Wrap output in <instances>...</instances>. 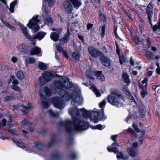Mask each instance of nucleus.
<instances>
[{"label":"nucleus","instance_id":"4be33fe9","mask_svg":"<svg viewBox=\"0 0 160 160\" xmlns=\"http://www.w3.org/2000/svg\"><path fill=\"white\" fill-rule=\"evenodd\" d=\"M50 38L52 40L57 42L59 38V35L55 32H52L50 34Z\"/></svg>","mask_w":160,"mask_h":160},{"label":"nucleus","instance_id":"a878e982","mask_svg":"<svg viewBox=\"0 0 160 160\" xmlns=\"http://www.w3.org/2000/svg\"><path fill=\"white\" fill-rule=\"evenodd\" d=\"M75 8L76 9L78 8L81 5V3L78 0H70Z\"/></svg>","mask_w":160,"mask_h":160},{"label":"nucleus","instance_id":"dca6fc26","mask_svg":"<svg viewBox=\"0 0 160 160\" xmlns=\"http://www.w3.org/2000/svg\"><path fill=\"white\" fill-rule=\"evenodd\" d=\"M30 54L31 55H36L38 56H41L42 53L41 52L40 48L38 47H33L31 50Z\"/></svg>","mask_w":160,"mask_h":160},{"label":"nucleus","instance_id":"e2e57ef3","mask_svg":"<svg viewBox=\"0 0 160 160\" xmlns=\"http://www.w3.org/2000/svg\"><path fill=\"white\" fill-rule=\"evenodd\" d=\"M128 157L127 156H125V157H124L122 153L121 152V159H125V160H128Z\"/></svg>","mask_w":160,"mask_h":160},{"label":"nucleus","instance_id":"20e7f679","mask_svg":"<svg viewBox=\"0 0 160 160\" xmlns=\"http://www.w3.org/2000/svg\"><path fill=\"white\" fill-rule=\"evenodd\" d=\"M108 100L112 105L118 107L120 104V92L119 90H115L111 92V94L108 96Z\"/></svg>","mask_w":160,"mask_h":160},{"label":"nucleus","instance_id":"603ef678","mask_svg":"<svg viewBox=\"0 0 160 160\" xmlns=\"http://www.w3.org/2000/svg\"><path fill=\"white\" fill-rule=\"evenodd\" d=\"M132 127L136 132H140V131L138 128L137 125L134 124L132 125Z\"/></svg>","mask_w":160,"mask_h":160},{"label":"nucleus","instance_id":"423d86ee","mask_svg":"<svg viewBox=\"0 0 160 160\" xmlns=\"http://www.w3.org/2000/svg\"><path fill=\"white\" fill-rule=\"evenodd\" d=\"M38 16H36L32 17L31 20H30L29 23L27 25L32 30L33 33H35L39 30V27L38 24L40 21L38 19Z\"/></svg>","mask_w":160,"mask_h":160},{"label":"nucleus","instance_id":"b1692460","mask_svg":"<svg viewBox=\"0 0 160 160\" xmlns=\"http://www.w3.org/2000/svg\"><path fill=\"white\" fill-rule=\"evenodd\" d=\"M145 56L149 60L153 59V55L152 52L150 51L146 50Z\"/></svg>","mask_w":160,"mask_h":160},{"label":"nucleus","instance_id":"ddd939ff","mask_svg":"<svg viewBox=\"0 0 160 160\" xmlns=\"http://www.w3.org/2000/svg\"><path fill=\"white\" fill-rule=\"evenodd\" d=\"M69 25L68 24V29L67 33L66 35L63 37V38L59 40V42L60 44L62 45L64 44L68 41L69 40V37L70 36V32L69 28Z\"/></svg>","mask_w":160,"mask_h":160},{"label":"nucleus","instance_id":"69168bd1","mask_svg":"<svg viewBox=\"0 0 160 160\" xmlns=\"http://www.w3.org/2000/svg\"><path fill=\"white\" fill-rule=\"evenodd\" d=\"M131 115H129L128 117H127L126 119V122L128 123H129V121L131 120Z\"/></svg>","mask_w":160,"mask_h":160},{"label":"nucleus","instance_id":"c9c22d12","mask_svg":"<svg viewBox=\"0 0 160 160\" xmlns=\"http://www.w3.org/2000/svg\"><path fill=\"white\" fill-rule=\"evenodd\" d=\"M39 95L41 97V101L42 103L43 104V107L44 108H47L49 106V104L46 101H43L42 99H43V97L42 95L40 93L39 94Z\"/></svg>","mask_w":160,"mask_h":160},{"label":"nucleus","instance_id":"de8ad7c7","mask_svg":"<svg viewBox=\"0 0 160 160\" xmlns=\"http://www.w3.org/2000/svg\"><path fill=\"white\" fill-rule=\"evenodd\" d=\"M106 104V102L105 99L103 100L100 103L99 106L102 109L105 106Z\"/></svg>","mask_w":160,"mask_h":160},{"label":"nucleus","instance_id":"f257e3e1","mask_svg":"<svg viewBox=\"0 0 160 160\" xmlns=\"http://www.w3.org/2000/svg\"><path fill=\"white\" fill-rule=\"evenodd\" d=\"M69 112L74 119V122H72L70 120L62 121L60 122L59 125L65 128L67 131L69 133L74 131H81L88 128L89 124L88 122L77 119L81 113L84 117L90 118L94 123L97 122L98 119L99 112L97 111H88L84 108L79 110L74 107L70 108Z\"/></svg>","mask_w":160,"mask_h":160},{"label":"nucleus","instance_id":"0eeeda50","mask_svg":"<svg viewBox=\"0 0 160 160\" xmlns=\"http://www.w3.org/2000/svg\"><path fill=\"white\" fill-rule=\"evenodd\" d=\"M122 79L123 82L126 83L127 86L123 88V90L126 92V95L130 96L131 93L128 89V86H129L131 83V81L129 79V75L126 72L124 73L122 76Z\"/></svg>","mask_w":160,"mask_h":160},{"label":"nucleus","instance_id":"f8f14e48","mask_svg":"<svg viewBox=\"0 0 160 160\" xmlns=\"http://www.w3.org/2000/svg\"><path fill=\"white\" fill-rule=\"evenodd\" d=\"M21 107H23L24 108L25 110L23 109H21L22 112L24 114H26L27 113L26 112V110L30 109L32 108V106L30 104H28L27 106L25 107L23 105L18 104L17 105H13V108L15 109L18 110L21 108Z\"/></svg>","mask_w":160,"mask_h":160},{"label":"nucleus","instance_id":"f704fd0d","mask_svg":"<svg viewBox=\"0 0 160 160\" xmlns=\"http://www.w3.org/2000/svg\"><path fill=\"white\" fill-rule=\"evenodd\" d=\"M72 56L74 59L78 60L80 58V54L78 52H75L72 53Z\"/></svg>","mask_w":160,"mask_h":160},{"label":"nucleus","instance_id":"052dcab7","mask_svg":"<svg viewBox=\"0 0 160 160\" xmlns=\"http://www.w3.org/2000/svg\"><path fill=\"white\" fill-rule=\"evenodd\" d=\"M22 124L23 125H27L29 123L27 119H25L22 121Z\"/></svg>","mask_w":160,"mask_h":160},{"label":"nucleus","instance_id":"473e14b6","mask_svg":"<svg viewBox=\"0 0 160 160\" xmlns=\"http://www.w3.org/2000/svg\"><path fill=\"white\" fill-rule=\"evenodd\" d=\"M44 22L46 24H48L49 23H51L52 22V20L51 17L49 15H47L45 16V18Z\"/></svg>","mask_w":160,"mask_h":160},{"label":"nucleus","instance_id":"f03ea898","mask_svg":"<svg viewBox=\"0 0 160 160\" xmlns=\"http://www.w3.org/2000/svg\"><path fill=\"white\" fill-rule=\"evenodd\" d=\"M62 100L59 101V103H58V98H55L52 100V103L55 107L59 109H62L65 105L64 103V101H68L71 98H72V101L81 105L82 103V99L79 96L78 93L71 89L67 88L66 92L65 91L62 90Z\"/></svg>","mask_w":160,"mask_h":160},{"label":"nucleus","instance_id":"58836bf2","mask_svg":"<svg viewBox=\"0 0 160 160\" xmlns=\"http://www.w3.org/2000/svg\"><path fill=\"white\" fill-rule=\"evenodd\" d=\"M55 48L58 52H61L63 50V48L61 45L57 43L55 44Z\"/></svg>","mask_w":160,"mask_h":160},{"label":"nucleus","instance_id":"c85d7f7f","mask_svg":"<svg viewBox=\"0 0 160 160\" xmlns=\"http://www.w3.org/2000/svg\"><path fill=\"white\" fill-rule=\"evenodd\" d=\"M90 88L94 92L97 97L101 96L100 92L97 89L96 87L94 86H92Z\"/></svg>","mask_w":160,"mask_h":160},{"label":"nucleus","instance_id":"aec40b11","mask_svg":"<svg viewBox=\"0 0 160 160\" xmlns=\"http://www.w3.org/2000/svg\"><path fill=\"white\" fill-rule=\"evenodd\" d=\"M148 80V78H145L142 81L141 83H139V86L140 88H147Z\"/></svg>","mask_w":160,"mask_h":160},{"label":"nucleus","instance_id":"4468645a","mask_svg":"<svg viewBox=\"0 0 160 160\" xmlns=\"http://www.w3.org/2000/svg\"><path fill=\"white\" fill-rule=\"evenodd\" d=\"M20 26L24 36L26 38L29 39L30 41H32V36L30 35L28 33L27 28L22 24H20Z\"/></svg>","mask_w":160,"mask_h":160},{"label":"nucleus","instance_id":"5fc2aeb1","mask_svg":"<svg viewBox=\"0 0 160 160\" xmlns=\"http://www.w3.org/2000/svg\"><path fill=\"white\" fill-rule=\"evenodd\" d=\"M105 27L104 25L103 26H102V27L101 33H102V37H103L105 35Z\"/></svg>","mask_w":160,"mask_h":160},{"label":"nucleus","instance_id":"9d476101","mask_svg":"<svg viewBox=\"0 0 160 160\" xmlns=\"http://www.w3.org/2000/svg\"><path fill=\"white\" fill-rule=\"evenodd\" d=\"M146 13L148 15L149 22L151 25L152 26V23L151 18L153 14L152 6L151 4L149 3L147 7Z\"/></svg>","mask_w":160,"mask_h":160},{"label":"nucleus","instance_id":"864d4df0","mask_svg":"<svg viewBox=\"0 0 160 160\" xmlns=\"http://www.w3.org/2000/svg\"><path fill=\"white\" fill-rule=\"evenodd\" d=\"M62 53L63 55L64 56V57H65L67 58H68L69 57V56L68 55V53L67 52L66 50H64L62 51Z\"/></svg>","mask_w":160,"mask_h":160},{"label":"nucleus","instance_id":"cd10ccee","mask_svg":"<svg viewBox=\"0 0 160 160\" xmlns=\"http://www.w3.org/2000/svg\"><path fill=\"white\" fill-rule=\"evenodd\" d=\"M17 0H15L11 2L10 5L9 10L11 12L13 13L14 11V8L15 5L17 4Z\"/></svg>","mask_w":160,"mask_h":160},{"label":"nucleus","instance_id":"c756f323","mask_svg":"<svg viewBox=\"0 0 160 160\" xmlns=\"http://www.w3.org/2000/svg\"><path fill=\"white\" fill-rule=\"evenodd\" d=\"M38 66L39 69L42 70H45L47 68V66L42 62H39Z\"/></svg>","mask_w":160,"mask_h":160},{"label":"nucleus","instance_id":"393cba45","mask_svg":"<svg viewBox=\"0 0 160 160\" xmlns=\"http://www.w3.org/2000/svg\"><path fill=\"white\" fill-rule=\"evenodd\" d=\"M48 115L52 117H57L58 115V113L53 112L52 109H49L47 112Z\"/></svg>","mask_w":160,"mask_h":160},{"label":"nucleus","instance_id":"f3484780","mask_svg":"<svg viewBox=\"0 0 160 160\" xmlns=\"http://www.w3.org/2000/svg\"><path fill=\"white\" fill-rule=\"evenodd\" d=\"M46 34V33L45 32H39L37 33L36 35L32 36V41H33V40L36 39L40 40L43 38Z\"/></svg>","mask_w":160,"mask_h":160},{"label":"nucleus","instance_id":"6ab92c4d","mask_svg":"<svg viewBox=\"0 0 160 160\" xmlns=\"http://www.w3.org/2000/svg\"><path fill=\"white\" fill-rule=\"evenodd\" d=\"M52 74L50 72H44L42 74V77L43 78L46 82L50 81L52 76Z\"/></svg>","mask_w":160,"mask_h":160},{"label":"nucleus","instance_id":"4c0bfd02","mask_svg":"<svg viewBox=\"0 0 160 160\" xmlns=\"http://www.w3.org/2000/svg\"><path fill=\"white\" fill-rule=\"evenodd\" d=\"M44 91L46 94L48 96H50L51 95V91L49 89V88H48L47 87H44Z\"/></svg>","mask_w":160,"mask_h":160},{"label":"nucleus","instance_id":"680f3d73","mask_svg":"<svg viewBox=\"0 0 160 160\" xmlns=\"http://www.w3.org/2000/svg\"><path fill=\"white\" fill-rule=\"evenodd\" d=\"M52 30L54 31L58 32L59 33H60L62 31V28H58L57 29L52 28Z\"/></svg>","mask_w":160,"mask_h":160},{"label":"nucleus","instance_id":"6e6d98bb","mask_svg":"<svg viewBox=\"0 0 160 160\" xmlns=\"http://www.w3.org/2000/svg\"><path fill=\"white\" fill-rule=\"evenodd\" d=\"M117 27L115 26L114 27V34L115 35V36L116 38H118L119 39L120 38L119 37V36L117 34V33L116 31H117Z\"/></svg>","mask_w":160,"mask_h":160},{"label":"nucleus","instance_id":"4d7b16f0","mask_svg":"<svg viewBox=\"0 0 160 160\" xmlns=\"http://www.w3.org/2000/svg\"><path fill=\"white\" fill-rule=\"evenodd\" d=\"M11 87L12 89L16 91H18L19 90L18 87L16 85H12L11 86Z\"/></svg>","mask_w":160,"mask_h":160},{"label":"nucleus","instance_id":"8fccbe9b","mask_svg":"<svg viewBox=\"0 0 160 160\" xmlns=\"http://www.w3.org/2000/svg\"><path fill=\"white\" fill-rule=\"evenodd\" d=\"M44 1L46 2H48V4L50 7H52L54 3V0H44Z\"/></svg>","mask_w":160,"mask_h":160},{"label":"nucleus","instance_id":"2f4dec72","mask_svg":"<svg viewBox=\"0 0 160 160\" xmlns=\"http://www.w3.org/2000/svg\"><path fill=\"white\" fill-rule=\"evenodd\" d=\"M142 90L140 93L143 98H144L146 95L148 94L147 88H140Z\"/></svg>","mask_w":160,"mask_h":160},{"label":"nucleus","instance_id":"7c9ffc66","mask_svg":"<svg viewBox=\"0 0 160 160\" xmlns=\"http://www.w3.org/2000/svg\"><path fill=\"white\" fill-rule=\"evenodd\" d=\"M160 29V17L159 18V20L157 24L155 25L152 27V29L154 31H156Z\"/></svg>","mask_w":160,"mask_h":160},{"label":"nucleus","instance_id":"c03bdc74","mask_svg":"<svg viewBox=\"0 0 160 160\" xmlns=\"http://www.w3.org/2000/svg\"><path fill=\"white\" fill-rule=\"evenodd\" d=\"M39 82L40 84L42 86L45 85V82H46L42 76L39 77Z\"/></svg>","mask_w":160,"mask_h":160},{"label":"nucleus","instance_id":"3c124183","mask_svg":"<svg viewBox=\"0 0 160 160\" xmlns=\"http://www.w3.org/2000/svg\"><path fill=\"white\" fill-rule=\"evenodd\" d=\"M34 144L36 147L39 149H41L42 147V144L40 142H36Z\"/></svg>","mask_w":160,"mask_h":160},{"label":"nucleus","instance_id":"bf43d9fd","mask_svg":"<svg viewBox=\"0 0 160 160\" xmlns=\"http://www.w3.org/2000/svg\"><path fill=\"white\" fill-rule=\"evenodd\" d=\"M100 19L103 21H105L106 18L105 16L102 13H101L99 15Z\"/></svg>","mask_w":160,"mask_h":160},{"label":"nucleus","instance_id":"e433bc0d","mask_svg":"<svg viewBox=\"0 0 160 160\" xmlns=\"http://www.w3.org/2000/svg\"><path fill=\"white\" fill-rule=\"evenodd\" d=\"M17 76L20 79H22L24 77L23 72L21 71H18L17 73Z\"/></svg>","mask_w":160,"mask_h":160},{"label":"nucleus","instance_id":"79ce46f5","mask_svg":"<svg viewBox=\"0 0 160 160\" xmlns=\"http://www.w3.org/2000/svg\"><path fill=\"white\" fill-rule=\"evenodd\" d=\"M127 58L123 54L121 53V64L125 62L127 60Z\"/></svg>","mask_w":160,"mask_h":160},{"label":"nucleus","instance_id":"338daca9","mask_svg":"<svg viewBox=\"0 0 160 160\" xmlns=\"http://www.w3.org/2000/svg\"><path fill=\"white\" fill-rule=\"evenodd\" d=\"M6 120L5 119H2V124L3 126H5L6 125Z\"/></svg>","mask_w":160,"mask_h":160},{"label":"nucleus","instance_id":"39448f33","mask_svg":"<svg viewBox=\"0 0 160 160\" xmlns=\"http://www.w3.org/2000/svg\"><path fill=\"white\" fill-rule=\"evenodd\" d=\"M118 135H114L112 136L111 138L114 142L112 145V147L111 148L110 146H108L107 147V149L108 151L109 152H113L114 153H117V158L119 160L120 158V153L118 152L119 150L118 148L116 147H119V145L117 143V141L116 140L117 138Z\"/></svg>","mask_w":160,"mask_h":160},{"label":"nucleus","instance_id":"7ed1b4c3","mask_svg":"<svg viewBox=\"0 0 160 160\" xmlns=\"http://www.w3.org/2000/svg\"><path fill=\"white\" fill-rule=\"evenodd\" d=\"M68 82H67L63 79H61L59 81H55L54 82V84L55 87L58 89H59L58 91L59 94L60 95V97H57L58 99V103H59V101L62 100V94L61 91L64 90L66 92L67 88L70 89L71 88L70 86H68ZM56 98L55 97L53 98L52 100H52L54 98Z\"/></svg>","mask_w":160,"mask_h":160},{"label":"nucleus","instance_id":"72a5a7b5","mask_svg":"<svg viewBox=\"0 0 160 160\" xmlns=\"http://www.w3.org/2000/svg\"><path fill=\"white\" fill-rule=\"evenodd\" d=\"M86 75L90 79L94 80V78L92 75V72L90 70H88L86 72Z\"/></svg>","mask_w":160,"mask_h":160},{"label":"nucleus","instance_id":"412c9836","mask_svg":"<svg viewBox=\"0 0 160 160\" xmlns=\"http://www.w3.org/2000/svg\"><path fill=\"white\" fill-rule=\"evenodd\" d=\"M95 74L97 78L100 81H103L105 80V78L102 71H97Z\"/></svg>","mask_w":160,"mask_h":160},{"label":"nucleus","instance_id":"13d9d810","mask_svg":"<svg viewBox=\"0 0 160 160\" xmlns=\"http://www.w3.org/2000/svg\"><path fill=\"white\" fill-rule=\"evenodd\" d=\"M8 132L11 133L13 135H17V132L13 129H10L8 130Z\"/></svg>","mask_w":160,"mask_h":160},{"label":"nucleus","instance_id":"ea45409f","mask_svg":"<svg viewBox=\"0 0 160 160\" xmlns=\"http://www.w3.org/2000/svg\"><path fill=\"white\" fill-rule=\"evenodd\" d=\"M26 62L28 63L32 64L35 62L34 58H27L26 59Z\"/></svg>","mask_w":160,"mask_h":160},{"label":"nucleus","instance_id":"a211bd4d","mask_svg":"<svg viewBox=\"0 0 160 160\" xmlns=\"http://www.w3.org/2000/svg\"><path fill=\"white\" fill-rule=\"evenodd\" d=\"M17 48L19 51L23 53H25L28 50V47L26 44H21L20 45L18 46Z\"/></svg>","mask_w":160,"mask_h":160},{"label":"nucleus","instance_id":"6e6552de","mask_svg":"<svg viewBox=\"0 0 160 160\" xmlns=\"http://www.w3.org/2000/svg\"><path fill=\"white\" fill-rule=\"evenodd\" d=\"M88 51L90 54L93 58L97 57L98 55L101 56L102 54V52L91 46L88 47Z\"/></svg>","mask_w":160,"mask_h":160},{"label":"nucleus","instance_id":"1a4fd4ad","mask_svg":"<svg viewBox=\"0 0 160 160\" xmlns=\"http://www.w3.org/2000/svg\"><path fill=\"white\" fill-rule=\"evenodd\" d=\"M133 147L128 148V151L129 154L133 157H136L137 155V147L138 146V143L134 142L133 144Z\"/></svg>","mask_w":160,"mask_h":160},{"label":"nucleus","instance_id":"a19ab883","mask_svg":"<svg viewBox=\"0 0 160 160\" xmlns=\"http://www.w3.org/2000/svg\"><path fill=\"white\" fill-rule=\"evenodd\" d=\"M104 127H103L101 124H98V125L92 126V128L93 129H98L100 130H101L104 128Z\"/></svg>","mask_w":160,"mask_h":160},{"label":"nucleus","instance_id":"49530a36","mask_svg":"<svg viewBox=\"0 0 160 160\" xmlns=\"http://www.w3.org/2000/svg\"><path fill=\"white\" fill-rule=\"evenodd\" d=\"M14 98V97L12 96H8L5 97V101H9Z\"/></svg>","mask_w":160,"mask_h":160},{"label":"nucleus","instance_id":"0e129e2a","mask_svg":"<svg viewBox=\"0 0 160 160\" xmlns=\"http://www.w3.org/2000/svg\"><path fill=\"white\" fill-rule=\"evenodd\" d=\"M11 61L15 63L17 61V58L15 57H13L11 59Z\"/></svg>","mask_w":160,"mask_h":160},{"label":"nucleus","instance_id":"09e8293b","mask_svg":"<svg viewBox=\"0 0 160 160\" xmlns=\"http://www.w3.org/2000/svg\"><path fill=\"white\" fill-rule=\"evenodd\" d=\"M115 43L116 48H117V49H116L117 53V54H118V55L119 56V61H120V52H119V46L118 45V43L116 41H115Z\"/></svg>","mask_w":160,"mask_h":160},{"label":"nucleus","instance_id":"37998d69","mask_svg":"<svg viewBox=\"0 0 160 160\" xmlns=\"http://www.w3.org/2000/svg\"><path fill=\"white\" fill-rule=\"evenodd\" d=\"M139 112L142 117H144L146 113L143 109L141 107H139Z\"/></svg>","mask_w":160,"mask_h":160},{"label":"nucleus","instance_id":"bb28decb","mask_svg":"<svg viewBox=\"0 0 160 160\" xmlns=\"http://www.w3.org/2000/svg\"><path fill=\"white\" fill-rule=\"evenodd\" d=\"M1 21L2 23H3L6 27H8V28L11 29L13 31H15V28L14 27L12 26L7 22L3 20L2 19H1Z\"/></svg>","mask_w":160,"mask_h":160},{"label":"nucleus","instance_id":"a18cd8bd","mask_svg":"<svg viewBox=\"0 0 160 160\" xmlns=\"http://www.w3.org/2000/svg\"><path fill=\"white\" fill-rule=\"evenodd\" d=\"M128 131L131 134L132 137H134L136 136V133L131 128H130L128 129Z\"/></svg>","mask_w":160,"mask_h":160},{"label":"nucleus","instance_id":"9b49d317","mask_svg":"<svg viewBox=\"0 0 160 160\" xmlns=\"http://www.w3.org/2000/svg\"><path fill=\"white\" fill-rule=\"evenodd\" d=\"M101 60V62L105 66L107 67H109L110 66V60L105 56L102 54L100 58Z\"/></svg>","mask_w":160,"mask_h":160},{"label":"nucleus","instance_id":"774afa93","mask_svg":"<svg viewBox=\"0 0 160 160\" xmlns=\"http://www.w3.org/2000/svg\"><path fill=\"white\" fill-rule=\"evenodd\" d=\"M134 40L136 43H138L139 42V40L137 36H136L134 38Z\"/></svg>","mask_w":160,"mask_h":160},{"label":"nucleus","instance_id":"2eb2a0df","mask_svg":"<svg viewBox=\"0 0 160 160\" xmlns=\"http://www.w3.org/2000/svg\"><path fill=\"white\" fill-rule=\"evenodd\" d=\"M63 7L69 13L71 12L72 11L73 7L70 2L68 1H65L64 2Z\"/></svg>","mask_w":160,"mask_h":160},{"label":"nucleus","instance_id":"5701e85b","mask_svg":"<svg viewBox=\"0 0 160 160\" xmlns=\"http://www.w3.org/2000/svg\"><path fill=\"white\" fill-rule=\"evenodd\" d=\"M13 141L16 143V144L19 147L21 148H22L24 150H27V151H29V152H32V151L30 150L29 149L25 147L23 144L21 142L18 141L17 140H13Z\"/></svg>","mask_w":160,"mask_h":160}]
</instances>
